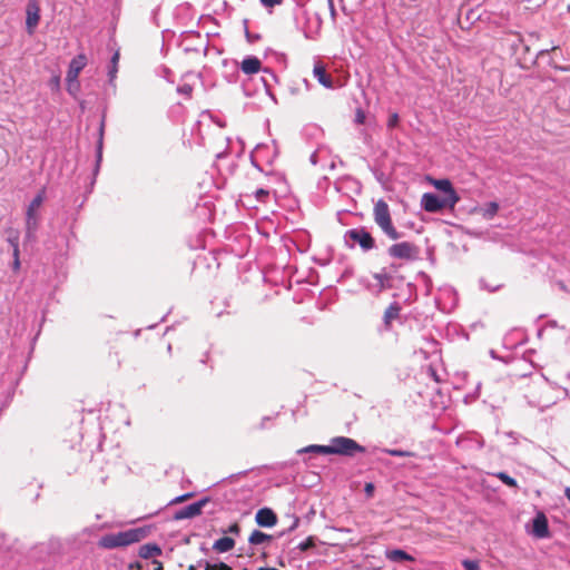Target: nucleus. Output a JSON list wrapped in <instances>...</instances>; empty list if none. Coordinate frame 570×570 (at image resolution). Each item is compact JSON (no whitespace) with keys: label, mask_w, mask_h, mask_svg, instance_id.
<instances>
[{"label":"nucleus","mask_w":570,"mask_h":570,"mask_svg":"<svg viewBox=\"0 0 570 570\" xmlns=\"http://www.w3.org/2000/svg\"><path fill=\"white\" fill-rule=\"evenodd\" d=\"M45 200V191L41 190L38 193L35 198L31 200L27 208L26 213V239L29 242H33L36 239V233L39 227V215L38 210L40 209L42 203Z\"/></svg>","instance_id":"obj_3"},{"label":"nucleus","mask_w":570,"mask_h":570,"mask_svg":"<svg viewBox=\"0 0 570 570\" xmlns=\"http://www.w3.org/2000/svg\"><path fill=\"white\" fill-rule=\"evenodd\" d=\"M433 186L443 193L442 198L445 199L444 203L450 204V208H453L459 203L460 197L449 179H434Z\"/></svg>","instance_id":"obj_8"},{"label":"nucleus","mask_w":570,"mask_h":570,"mask_svg":"<svg viewBox=\"0 0 570 570\" xmlns=\"http://www.w3.org/2000/svg\"><path fill=\"white\" fill-rule=\"evenodd\" d=\"M298 523H299V519L295 517L293 519V522H292L291 527H289V531H293L294 529H296L298 527Z\"/></svg>","instance_id":"obj_37"},{"label":"nucleus","mask_w":570,"mask_h":570,"mask_svg":"<svg viewBox=\"0 0 570 570\" xmlns=\"http://www.w3.org/2000/svg\"><path fill=\"white\" fill-rule=\"evenodd\" d=\"M86 65H87V57L82 53L76 56L70 61L67 77H66L69 90L71 89L72 83L77 85L78 76H79L80 71L86 67Z\"/></svg>","instance_id":"obj_10"},{"label":"nucleus","mask_w":570,"mask_h":570,"mask_svg":"<svg viewBox=\"0 0 570 570\" xmlns=\"http://www.w3.org/2000/svg\"><path fill=\"white\" fill-rule=\"evenodd\" d=\"M272 537L259 531V530H254L252 532V534L249 535V543L250 544H254V546H258V544H263L265 542H268L271 541Z\"/></svg>","instance_id":"obj_19"},{"label":"nucleus","mask_w":570,"mask_h":570,"mask_svg":"<svg viewBox=\"0 0 570 570\" xmlns=\"http://www.w3.org/2000/svg\"><path fill=\"white\" fill-rule=\"evenodd\" d=\"M9 242L12 245V248L14 249V244L18 245V238H10Z\"/></svg>","instance_id":"obj_40"},{"label":"nucleus","mask_w":570,"mask_h":570,"mask_svg":"<svg viewBox=\"0 0 570 570\" xmlns=\"http://www.w3.org/2000/svg\"><path fill=\"white\" fill-rule=\"evenodd\" d=\"M499 210V205L495 202L489 203L485 208L483 209V216L485 218H493Z\"/></svg>","instance_id":"obj_23"},{"label":"nucleus","mask_w":570,"mask_h":570,"mask_svg":"<svg viewBox=\"0 0 570 570\" xmlns=\"http://www.w3.org/2000/svg\"><path fill=\"white\" fill-rule=\"evenodd\" d=\"M161 548L156 543H146L139 548V557L142 559H149L151 557L160 556Z\"/></svg>","instance_id":"obj_16"},{"label":"nucleus","mask_w":570,"mask_h":570,"mask_svg":"<svg viewBox=\"0 0 570 570\" xmlns=\"http://www.w3.org/2000/svg\"><path fill=\"white\" fill-rule=\"evenodd\" d=\"M400 306L397 303L391 304L384 312V322L385 324H390L393 320L399 317Z\"/></svg>","instance_id":"obj_20"},{"label":"nucleus","mask_w":570,"mask_h":570,"mask_svg":"<svg viewBox=\"0 0 570 570\" xmlns=\"http://www.w3.org/2000/svg\"><path fill=\"white\" fill-rule=\"evenodd\" d=\"M389 255L393 258L415 261L419 257V248L410 242H401L389 247Z\"/></svg>","instance_id":"obj_5"},{"label":"nucleus","mask_w":570,"mask_h":570,"mask_svg":"<svg viewBox=\"0 0 570 570\" xmlns=\"http://www.w3.org/2000/svg\"><path fill=\"white\" fill-rule=\"evenodd\" d=\"M465 570H479L480 566L479 562L475 560H464L462 562Z\"/></svg>","instance_id":"obj_29"},{"label":"nucleus","mask_w":570,"mask_h":570,"mask_svg":"<svg viewBox=\"0 0 570 570\" xmlns=\"http://www.w3.org/2000/svg\"><path fill=\"white\" fill-rule=\"evenodd\" d=\"M397 122H399V116H397V114H393L389 118L387 126L392 128V127H395Z\"/></svg>","instance_id":"obj_36"},{"label":"nucleus","mask_w":570,"mask_h":570,"mask_svg":"<svg viewBox=\"0 0 570 570\" xmlns=\"http://www.w3.org/2000/svg\"><path fill=\"white\" fill-rule=\"evenodd\" d=\"M375 487L373 483H365L364 492L365 494L371 498L374 494Z\"/></svg>","instance_id":"obj_35"},{"label":"nucleus","mask_w":570,"mask_h":570,"mask_svg":"<svg viewBox=\"0 0 570 570\" xmlns=\"http://www.w3.org/2000/svg\"><path fill=\"white\" fill-rule=\"evenodd\" d=\"M332 16L335 14L334 0H327Z\"/></svg>","instance_id":"obj_39"},{"label":"nucleus","mask_w":570,"mask_h":570,"mask_svg":"<svg viewBox=\"0 0 570 570\" xmlns=\"http://www.w3.org/2000/svg\"><path fill=\"white\" fill-rule=\"evenodd\" d=\"M255 521L261 527L271 528L276 524L277 517L271 509L263 508L256 512Z\"/></svg>","instance_id":"obj_13"},{"label":"nucleus","mask_w":570,"mask_h":570,"mask_svg":"<svg viewBox=\"0 0 570 570\" xmlns=\"http://www.w3.org/2000/svg\"><path fill=\"white\" fill-rule=\"evenodd\" d=\"M298 453H317V454H330L328 445H308L297 451Z\"/></svg>","instance_id":"obj_21"},{"label":"nucleus","mask_w":570,"mask_h":570,"mask_svg":"<svg viewBox=\"0 0 570 570\" xmlns=\"http://www.w3.org/2000/svg\"><path fill=\"white\" fill-rule=\"evenodd\" d=\"M235 547V540L229 537H223L216 540L213 544V549L218 553H225L233 550Z\"/></svg>","instance_id":"obj_17"},{"label":"nucleus","mask_w":570,"mask_h":570,"mask_svg":"<svg viewBox=\"0 0 570 570\" xmlns=\"http://www.w3.org/2000/svg\"><path fill=\"white\" fill-rule=\"evenodd\" d=\"M528 533L535 539H547L550 537L548 519L543 512L535 514L531 529H528Z\"/></svg>","instance_id":"obj_7"},{"label":"nucleus","mask_w":570,"mask_h":570,"mask_svg":"<svg viewBox=\"0 0 570 570\" xmlns=\"http://www.w3.org/2000/svg\"><path fill=\"white\" fill-rule=\"evenodd\" d=\"M357 121H358V122H362V121H363V116L357 115Z\"/></svg>","instance_id":"obj_44"},{"label":"nucleus","mask_w":570,"mask_h":570,"mask_svg":"<svg viewBox=\"0 0 570 570\" xmlns=\"http://www.w3.org/2000/svg\"><path fill=\"white\" fill-rule=\"evenodd\" d=\"M313 76L317 81L327 89H333L334 83L332 77L326 72L325 67L321 62H316L313 68Z\"/></svg>","instance_id":"obj_14"},{"label":"nucleus","mask_w":570,"mask_h":570,"mask_svg":"<svg viewBox=\"0 0 570 570\" xmlns=\"http://www.w3.org/2000/svg\"><path fill=\"white\" fill-rule=\"evenodd\" d=\"M330 454L353 455L356 452H364V448L356 441L345 436H336L328 444Z\"/></svg>","instance_id":"obj_4"},{"label":"nucleus","mask_w":570,"mask_h":570,"mask_svg":"<svg viewBox=\"0 0 570 570\" xmlns=\"http://www.w3.org/2000/svg\"><path fill=\"white\" fill-rule=\"evenodd\" d=\"M104 128H105V121L102 120L99 127V139L97 144V165L101 161L102 157V140H104Z\"/></svg>","instance_id":"obj_22"},{"label":"nucleus","mask_w":570,"mask_h":570,"mask_svg":"<svg viewBox=\"0 0 570 570\" xmlns=\"http://www.w3.org/2000/svg\"><path fill=\"white\" fill-rule=\"evenodd\" d=\"M481 286L484 287V288H488V286L485 285L483 279H481Z\"/></svg>","instance_id":"obj_45"},{"label":"nucleus","mask_w":570,"mask_h":570,"mask_svg":"<svg viewBox=\"0 0 570 570\" xmlns=\"http://www.w3.org/2000/svg\"><path fill=\"white\" fill-rule=\"evenodd\" d=\"M283 0H259L263 7L273 8L277 4H281Z\"/></svg>","instance_id":"obj_33"},{"label":"nucleus","mask_w":570,"mask_h":570,"mask_svg":"<svg viewBox=\"0 0 570 570\" xmlns=\"http://www.w3.org/2000/svg\"><path fill=\"white\" fill-rule=\"evenodd\" d=\"M346 239L358 244L360 247L367 252L374 248L375 242L372 235L365 228H353L346 232Z\"/></svg>","instance_id":"obj_6"},{"label":"nucleus","mask_w":570,"mask_h":570,"mask_svg":"<svg viewBox=\"0 0 570 570\" xmlns=\"http://www.w3.org/2000/svg\"><path fill=\"white\" fill-rule=\"evenodd\" d=\"M564 495H566V498H567V499L569 500V502H570V488H566V490H564Z\"/></svg>","instance_id":"obj_41"},{"label":"nucleus","mask_w":570,"mask_h":570,"mask_svg":"<svg viewBox=\"0 0 570 570\" xmlns=\"http://www.w3.org/2000/svg\"><path fill=\"white\" fill-rule=\"evenodd\" d=\"M149 533V527L134 528L117 533H110L101 537L98 541V546L104 549L124 548L146 539Z\"/></svg>","instance_id":"obj_1"},{"label":"nucleus","mask_w":570,"mask_h":570,"mask_svg":"<svg viewBox=\"0 0 570 570\" xmlns=\"http://www.w3.org/2000/svg\"><path fill=\"white\" fill-rule=\"evenodd\" d=\"M205 570H233V569L230 566H228L224 562H218V563L206 562Z\"/></svg>","instance_id":"obj_26"},{"label":"nucleus","mask_w":570,"mask_h":570,"mask_svg":"<svg viewBox=\"0 0 570 570\" xmlns=\"http://www.w3.org/2000/svg\"><path fill=\"white\" fill-rule=\"evenodd\" d=\"M497 288H499V286L492 287L490 291H495Z\"/></svg>","instance_id":"obj_47"},{"label":"nucleus","mask_w":570,"mask_h":570,"mask_svg":"<svg viewBox=\"0 0 570 570\" xmlns=\"http://www.w3.org/2000/svg\"><path fill=\"white\" fill-rule=\"evenodd\" d=\"M12 268L14 271H18L20 268V259H19V245L14 244V249H13V263H12Z\"/></svg>","instance_id":"obj_28"},{"label":"nucleus","mask_w":570,"mask_h":570,"mask_svg":"<svg viewBox=\"0 0 570 570\" xmlns=\"http://www.w3.org/2000/svg\"><path fill=\"white\" fill-rule=\"evenodd\" d=\"M373 216L376 225L383 230V233L389 238L395 240L401 237L400 233L395 229V227L392 224L389 205L383 199H380L374 205Z\"/></svg>","instance_id":"obj_2"},{"label":"nucleus","mask_w":570,"mask_h":570,"mask_svg":"<svg viewBox=\"0 0 570 570\" xmlns=\"http://www.w3.org/2000/svg\"><path fill=\"white\" fill-rule=\"evenodd\" d=\"M386 558L393 562L412 561L413 558L401 549H395L386 552Z\"/></svg>","instance_id":"obj_18"},{"label":"nucleus","mask_w":570,"mask_h":570,"mask_svg":"<svg viewBox=\"0 0 570 570\" xmlns=\"http://www.w3.org/2000/svg\"><path fill=\"white\" fill-rule=\"evenodd\" d=\"M119 59V53L116 52L111 58L112 68L109 71L110 78H114L117 72V62Z\"/></svg>","instance_id":"obj_32"},{"label":"nucleus","mask_w":570,"mask_h":570,"mask_svg":"<svg viewBox=\"0 0 570 570\" xmlns=\"http://www.w3.org/2000/svg\"><path fill=\"white\" fill-rule=\"evenodd\" d=\"M315 546V539L314 537H308L306 540L302 541L297 548L301 551H306L308 549H312Z\"/></svg>","instance_id":"obj_27"},{"label":"nucleus","mask_w":570,"mask_h":570,"mask_svg":"<svg viewBox=\"0 0 570 570\" xmlns=\"http://www.w3.org/2000/svg\"><path fill=\"white\" fill-rule=\"evenodd\" d=\"M188 497H189L188 494L180 495V497H178L175 501H176V502H179V501L185 500V499H186V498H188Z\"/></svg>","instance_id":"obj_42"},{"label":"nucleus","mask_w":570,"mask_h":570,"mask_svg":"<svg viewBox=\"0 0 570 570\" xmlns=\"http://www.w3.org/2000/svg\"><path fill=\"white\" fill-rule=\"evenodd\" d=\"M224 533H234V534H239L240 532V528L237 523H233L228 527L227 530H223Z\"/></svg>","instance_id":"obj_34"},{"label":"nucleus","mask_w":570,"mask_h":570,"mask_svg":"<svg viewBox=\"0 0 570 570\" xmlns=\"http://www.w3.org/2000/svg\"><path fill=\"white\" fill-rule=\"evenodd\" d=\"M40 20V8L36 0H30L27 6V19L26 27L27 31L31 35L33 33L36 27L38 26Z\"/></svg>","instance_id":"obj_11"},{"label":"nucleus","mask_w":570,"mask_h":570,"mask_svg":"<svg viewBox=\"0 0 570 570\" xmlns=\"http://www.w3.org/2000/svg\"><path fill=\"white\" fill-rule=\"evenodd\" d=\"M177 91L181 95H185L187 97H190L193 87L188 83H184L177 88Z\"/></svg>","instance_id":"obj_30"},{"label":"nucleus","mask_w":570,"mask_h":570,"mask_svg":"<svg viewBox=\"0 0 570 570\" xmlns=\"http://www.w3.org/2000/svg\"><path fill=\"white\" fill-rule=\"evenodd\" d=\"M269 193L266 189L259 188L255 191V197L258 202H265Z\"/></svg>","instance_id":"obj_31"},{"label":"nucleus","mask_w":570,"mask_h":570,"mask_svg":"<svg viewBox=\"0 0 570 570\" xmlns=\"http://www.w3.org/2000/svg\"><path fill=\"white\" fill-rule=\"evenodd\" d=\"M207 502H208L207 499H202L197 502L188 504V505L184 507L183 509H180L178 512H176L175 517L177 520L190 519V518L197 517L202 513V510L206 505Z\"/></svg>","instance_id":"obj_12"},{"label":"nucleus","mask_w":570,"mask_h":570,"mask_svg":"<svg viewBox=\"0 0 570 570\" xmlns=\"http://www.w3.org/2000/svg\"><path fill=\"white\" fill-rule=\"evenodd\" d=\"M444 202H445L444 198L439 197L435 194L425 193L422 196L421 206L424 210H426L429 213H438V212L442 210L443 208H446V207L450 208V204L444 203Z\"/></svg>","instance_id":"obj_9"},{"label":"nucleus","mask_w":570,"mask_h":570,"mask_svg":"<svg viewBox=\"0 0 570 570\" xmlns=\"http://www.w3.org/2000/svg\"><path fill=\"white\" fill-rule=\"evenodd\" d=\"M153 563H154L156 570H164L163 562H160L158 560H154Z\"/></svg>","instance_id":"obj_38"},{"label":"nucleus","mask_w":570,"mask_h":570,"mask_svg":"<svg viewBox=\"0 0 570 570\" xmlns=\"http://www.w3.org/2000/svg\"><path fill=\"white\" fill-rule=\"evenodd\" d=\"M262 62L257 57L248 56L240 63V70L246 75H254L261 70Z\"/></svg>","instance_id":"obj_15"},{"label":"nucleus","mask_w":570,"mask_h":570,"mask_svg":"<svg viewBox=\"0 0 570 570\" xmlns=\"http://www.w3.org/2000/svg\"><path fill=\"white\" fill-rule=\"evenodd\" d=\"M258 570H277L276 568H259Z\"/></svg>","instance_id":"obj_43"},{"label":"nucleus","mask_w":570,"mask_h":570,"mask_svg":"<svg viewBox=\"0 0 570 570\" xmlns=\"http://www.w3.org/2000/svg\"><path fill=\"white\" fill-rule=\"evenodd\" d=\"M383 453H386L392 456H413V452L404 451V450H397V449H382Z\"/></svg>","instance_id":"obj_25"},{"label":"nucleus","mask_w":570,"mask_h":570,"mask_svg":"<svg viewBox=\"0 0 570 570\" xmlns=\"http://www.w3.org/2000/svg\"><path fill=\"white\" fill-rule=\"evenodd\" d=\"M495 476L501 480L504 484H507L508 487H511V488H517L518 487V483L517 481L511 478L508 473L505 472H498L495 474Z\"/></svg>","instance_id":"obj_24"},{"label":"nucleus","mask_w":570,"mask_h":570,"mask_svg":"<svg viewBox=\"0 0 570 570\" xmlns=\"http://www.w3.org/2000/svg\"><path fill=\"white\" fill-rule=\"evenodd\" d=\"M187 570H195V566H189Z\"/></svg>","instance_id":"obj_46"}]
</instances>
